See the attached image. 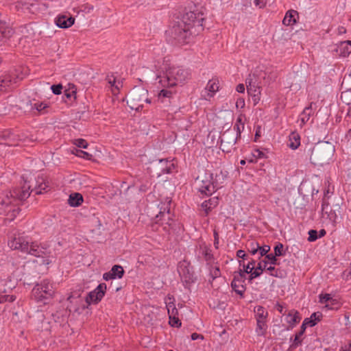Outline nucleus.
<instances>
[{
	"mask_svg": "<svg viewBox=\"0 0 351 351\" xmlns=\"http://www.w3.org/2000/svg\"><path fill=\"white\" fill-rule=\"evenodd\" d=\"M203 19L199 14L194 12H186L182 19V24L174 27L175 38L179 41L185 43L189 36L195 33L193 29L195 27L202 26Z\"/></svg>",
	"mask_w": 351,
	"mask_h": 351,
	"instance_id": "obj_1",
	"label": "nucleus"
},
{
	"mask_svg": "<svg viewBox=\"0 0 351 351\" xmlns=\"http://www.w3.org/2000/svg\"><path fill=\"white\" fill-rule=\"evenodd\" d=\"M187 69L179 66H171L165 72V76L160 77L158 82L162 86H175L184 83L189 77Z\"/></svg>",
	"mask_w": 351,
	"mask_h": 351,
	"instance_id": "obj_2",
	"label": "nucleus"
},
{
	"mask_svg": "<svg viewBox=\"0 0 351 351\" xmlns=\"http://www.w3.org/2000/svg\"><path fill=\"white\" fill-rule=\"evenodd\" d=\"M195 185L200 193L206 195H211L219 187L217 178L214 180L213 174L204 169L199 171L195 180Z\"/></svg>",
	"mask_w": 351,
	"mask_h": 351,
	"instance_id": "obj_3",
	"label": "nucleus"
},
{
	"mask_svg": "<svg viewBox=\"0 0 351 351\" xmlns=\"http://www.w3.org/2000/svg\"><path fill=\"white\" fill-rule=\"evenodd\" d=\"M334 152V147L330 143H322L313 149L310 160L315 165H322L330 160Z\"/></svg>",
	"mask_w": 351,
	"mask_h": 351,
	"instance_id": "obj_4",
	"label": "nucleus"
},
{
	"mask_svg": "<svg viewBox=\"0 0 351 351\" xmlns=\"http://www.w3.org/2000/svg\"><path fill=\"white\" fill-rule=\"evenodd\" d=\"M148 92L142 87L134 88L128 95L127 103L130 108L140 110L144 106V102L150 103L147 97Z\"/></svg>",
	"mask_w": 351,
	"mask_h": 351,
	"instance_id": "obj_5",
	"label": "nucleus"
},
{
	"mask_svg": "<svg viewBox=\"0 0 351 351\" xmlns=\"http://www.w3.org/2000/svg\"><path fill=\"white\" fill-rule=\"evenodd\" d=\"M27 252L31 255L36 257L33 261L34 263H37L40 266H47L52 262V258L48 255V253L40 247L36 243H32L31 244H23V253Z\"/></svg>",
	"mask_w": 351,
	"mask_h": 351,
	"instance_id": "obj_6",
	"label": "nucleus"
},
{
	"mask_svg": "<svg viewBox=\"0 0 351 351\" xmlns=\"http://www.w3.org/2000/svg\"><path fill=\"white\" fill-rule=\"evenodd\" d=\"M178 272L183 281L186 284L193 282V271L189 263L186 261L180 263Z\"/></svg>",
	"mask_w": 351,
	"mask_h": 351,
	"instance_id": "obj_7",
	"label": "nucleus"
},
{
	"mask_svg": "<svg viewBox=\"0 0 351 351\" xmlns=\"http://www.w3.org/2000/svg\"><path fill=\"white\" fill-rule=\"evenodd\" d=\"M106 287H97L96 289L90 291L86 298V304H83L82 308L88 307L90 304H96L99 302L104 295Z\"/></svg>",
	"mask_w": 351,
	"mask_h": 351,
	"instance_id": "obj_8",
	"label": "nucleus"
},
{
	"mask_svg": "<svg viewBox=\"0 0 351 351\" xmlns=\"http://www.w3.org/2000/svg\"><path fill=\"white\" fill-rule=\"evenodd\" d=\"M53 287H34L32 289V295L38 301H43L50 298L54 293Z\"/></svg>",
	"mask_w": 351,
	"mask_h": 351,
	"instance_id": "obj_9",
	"label": "nucleus"
},
{
	"mask_svg": "<svg viewBox=\"0 0 351 351\" xmlns=\"http://www.w3.org/2000/svg\"><path fill=\"white\" fill-rule=\"evenodd\" d=\"M219 81L213 79L208 81L205 88L201 93V97L205 100H210L219 90Z\"/></svg>",
	"mask_w": 351,
	"mask_h": 351,
	"instance_id": "obj_10",
	"label": "nucleus"
},
{
	"mask_svg": "<svg viewBox=\"0 0 351 351\" xmlns=\"http://www.w3.org/2000/svg\"><path fill=\"white\" fill-rule=\"evenodd\" d=\"M54 21L58 27L65 29L74 24L75 18L69 14H62L58 15Z\"/></svg>",
	"mask_w": 351,
	"mask_h": 351,
	"instance_id": "obj_11",
	"label": "nucleus"
},
{
	"mask_svg": "<svg viewBox=\"0 0 351 351\" xmlns=\"http://www.w3.org/2000/svg\"><path fill=\"white\" fill-rule=\"evenodd\" d=\"M108 87L114 95L119 93L121 88L123 86V82L120 79H117L113 74L108 75L106 78Z\"/></svg>",
	"mask_w": 351,
	"mask_h": 351,
	"instance_id": "obj_12",
	"label": "nucleus"
},
{
	"mask_svg": "<svg viewBox=\"0 0 351 351\" xmlns=\"http://www.w3.org/2000/svg\"><path fill=\"white\" fill-rule=\"evenodd\" d=\"M124 274V269L121 265H114L112 269L103 275L105 280L108 281L113 279H120Z\"/></svg>",
	"mask_w": 351,
	"mask_h": 351,
	"instance_id": "obj_13",
	"label": "nucleus"
},
{
	"mask_svg": "<svg viewBox=\"0 0 351 351\" xmlns=\"http://www.w3.org/2000/svg\"><path fill=\"white\" fill-rule=\"evenodd\" d=\"M247 91L248 94L252 96L254 105L258 103L260 101V88L252 83V80H246Z\"/></svg>",
	"mask_w": 351,
	"mask_h": 351,
	"instance_id": "obj_14",
	"label": "nucleus"
},
{
	"mask_svg": "<svg viewBox=\"0 0 351 351\" xmlns=\"http://www.w3.org/2000/svg\"><path fill=\"white\" fill-rule=\"evenodd\" d=\"M237 137L238 136L235 135L232 132H227L224 133L221 140L222 150L225 151V147L227 144L230 147H233L236 144Z\"/></svg>",
	"mask_w": 351,
	"mask_h": 351,
	"instance_id": "obj_15",
	"label": "nucleus"
},
{
	"mask_svg": "<svg viewBox=\"0 0 351 351\" xmlns=\"http://www.w3.org/2000/svg\"><path fill=\"white\" fill-rule=\"evenodd\" d=\"M336 50L340 56L343 58L348 57L351 53V41L346 40L341 42L338 44Z\"/></svg>",
	"mask_w": 351,
	"mask_h": 351,
	"instance_id": "obj_16",
	"label": "nucleus"
},
{
	"mask_svg": "<svg viewBox=\"0 0 351 351\" xmlns=\"http://www.w3.org/2000/svg\"><path fill=\"white\" fill-rule=\"evenodd\" d=\"M301 319L300 313L295 310L290 311L286 316V322L289 324V328H293Z\"/></svg>",
	"mask_w": 351,
	"mask_h": 351,
	"instance_id": "obj_17",
	"label": "nucleus"
},
{
	"mask_svg": "<svg viewBox=\"0 0 351 351\" xmlns=\"http://www.w3.org/2000/svg\"><path fill=\"white\" fill-rule=\"evenodd\" d=\"M312 114V104H311L310 106L306 107L304 109L302 112L299 116L298 121L301 128L303 127L306 124V123L309 120Z\"/></svg>",
	"mask_w": 351,
	"mask_h": 351,
	"instance_id": "obj_18",
	"label": "nucleus"
},
{
	"mask_svg": "<svg viewBox=\"0 0 351 351\" xmlns=\"http://www.w3.org/2000/svg\"><path fill=\"white\" fill-rule=\"evenodd\" d=\"M156 165L158 166L162 173H169L171 172L172 169L174 168L173 163L165 159L159 160Z\"/></svg>",
	"mask_w": 351,
	"mask_h": 351,
	"instance_id": "obj_19",
	"label": "nucleus"
},
{
	"mask_svg": "<svg viewBox=\"0 0 351 351\" xmlns=\"http://www.w3.org/2000/svg\"><path fill=\"white\" fill-rule=\"evenodd\" d=\"M165 304L167 308L169 316H177L178 311L174 304V299L173 297L168 295L165 298Z\"/></svg>",
	"mask_w": 351,
	"mask_h": 351,
	"instance_id": "obj_20",
	"label": "nucleus"
},
{
	"mask_svg": "<svg viewBox=\"0 0 351 351\" xmlns=\"http://www.w3.org/2000/svg\"><path fill=\"white\" fill-rule=\"evenodd\" d=\"M298 12L295 10L288 11L283 19L282 23L285 25H291L296 23Z\"/></svg>",
	"mask_w": 351,
	"mask_h": 351,
	"instance_id": "obj_21",
	"label": "nucleus"
},
{
	"mask_svg": "<svg viewBox=\"0 0 351 351\" xmlns=\"http://www.w3.org/2000/svg\"><path fill=\"white\" fill-rule=\"evenodd\" d=\"M218 203V198L214 197L208 200L204 201L202 204V208L205 210L206 213L208 214L210 210L217 206Z\"/></svg>",
	"mask_w": 351,
	"mask_h": 351,
	"instance_id": "obj_22",
	"label": "nucleus"
},
{
	"mask_svg": "<svg viewBox=\"0 0 351 351\" xmlns=\"http://www.w3.org/2000/svg\"><path fill=\"white\" fill-rule=\"evenodd\" d=\"M300 145V135L296 132H292L289 135V143L288 146L292 149H296Z\"/></svg>",
	"mask_w": 351,
	"mask_h": 351,
	"instance_id": "obj_23",
	"label": "nucleus"
},
{
	"mask_svg": "<svg viewBox=\"0 0 351 351\" xmlns=\"http://www.w3.org/2000/svg\"><path fill=\"white\" fill-rule=\"evenodd\" d=\"M83 202V197L82 195L80 193H75L73 194H71L69 198V204L71 206H80Z\"/></svg>",
	"mask_w": 351,
	"mask_h": 351,
	"instance_id": "obj_24",
	"label": "nucleus"
},
{
	"mask_svg": "<svg viewBox=\"0 0 351 351\" xmlns=\"http://www.w3.org/2000/svg\"><path fill=\"white\" fill-rule=\"evenodd\" d=\"M40 5L36 1L23 3V11L28 10L30 13L35 14L40 10Z\"/></svg>",
	"mask_w": 351,
	"mask_h": 351,
	"instance_id": "obj_25",
	"label": "nucleus"
},
{
	"mask_svg": "<svg viewBox=\"0 0 351 351\" xmlns=\"http://www.w3.org/2000/svg\"><path fill=\"white\" fill-rule=\"evenodd\" d=\"M267 325L265 320H256V332L258 336H264L266 333Z\"/></svg>",
	"mask_w": 351,
	"mask_h": 351,
	"instance_id": "obj_26",
	"label": "nucleus"
},
{
	"mask_svg": "<svg viewBox=\"0 0 351 351\" xmlns=\"http://www.w3.org/2000/svg\"><path fill=\"white\" fill-rule=\"evenodd\" d=\"M12 35V29L0 21V41L9 38Z\"/></svg>",
	"mask_w": 351,
	"mask_h": 351,
	"instance_id": "obj_27",
	"label": "nucleus"
},
{
	"mask_svg": "<svg viewBox=\"0 0 351 351\" xmlns=\"http://www.w3.org/2000/svg\"><path fill=\"white\" fill-rule=\"evenodd\" d=\"M254 311L255 315H256V320H259V319L260 320H265L267 317V315H268V313L261 306H256L254 308Z\"/></svg>",
	"mask_w": 351,
	"mask_h": 351,
	"instance_id": "obj_28",
	"label": "nucleus"
},
{
	"mask_svg": "<svg viewBox=\"0 0 351 351\" xmlns=\"http://www.w3.org/2000/svg\"><path fill=\"white\" fill-rule=\"evenodd\" d=\"M31 109L36 110L38 113H43L45 110L47 109L49 106L45 102H34L30 103Z\"/></svg>",
	"mask_w": 351,
	"mask_h": 351,
	"instance_id": "obj_29",
	"label": "nucleus"
},
{
	"mask_svg": "<svg viewBox=\"0 0 351 351\" xmlns=\"http://www.w3.org/2000/svg\"><path fill=\"white\" fill-rule=\"evenodd\" d=\"M322 313L319 312L313 313L309 318H306L304 320H307L310 322L307 324V326H314L322 318Z\"/></svg>",
	"mask_w": 351,
	"mask_h": 351,
	"instance_id": "obj_30",
	"label": "nucleus"
},
{
	"mask_svg": "<svg viewBox=\"0 0 351 351\" xmlns=\"http://www.w3.org/2000/svg\"><path fill=\"white\" fill-rule=\"evenodd\" d=\"M309 322L307 321V320H304L302 326H301V329H300V331L299 332H298L295 336V339H294V341H293V344L295 346H298L299 345L300 343H301V340L300 339V337L304 334V332H305L306 330V328L307 327V324Z\"/></svg>",
	"mask_w": 351,
	"mask_h": 351,
	"instance_id": "obj_31",
	"label": "nucleus"
},
{
	"mask_svg": "<svg viewBox=\"0 0 351 351\" xmlns=\"http://www.w3.org/2000/svg\"><path fill=\"white\" fill-rule=\"evenodd\" d=\"M172 94V91L167 89H162L158 93V99L162 103H165L167 101V99H170L171 97Z\"/></svg>",
	"mask_w": 351,
	"mask_h": 351,
	"instance_id": "obj_32",
	"label": "nucleus"
},
{
	"mask_svg": "<svg viewBox=\"0 0 351 351\" xmlns=\"http://www.w3.org/2000/svg\"><path fill=\"white\" fill-rule=\"evenodd\" d=\"M234 129L237 130L236 135L240 136L241 132L244 129V123L241 116L237 118V122L234 124Z\"/></svg>",
	"mask_w": 351,
	"mask_h": 351,
	"instance_id": "obj_33",
	"label": "nucleus"
},
{
	"mask_svg": "<svg viewBox=\"0 0 351 351\" xmlns=\"http://www.w3.org/2000/svg\"><path fill=\"white\" fill-rule=\"evenodd\" d=\"M72 154L77 157L82 158L86 160H91L92 154L80 149H75L72 151Z\"/></svg>",
	"mask_w": 351,
	"mask_h": 351,
	"instance_id": "obj_34",
	"label": "nucleus"
},
{
	"mask_svg": "<svg viewBox=\"0 0 351 351\" xmlns=\"http://www.w3.org/2000/svg\"><path fill=\"white\" fill-rule=\"evenodd\" d=\"M8 245L12 250L20 249L22 246L21 238L19 237L18 238L15 237L12 240L9 241Z\"/></svg>",
	"mask_w": 351,
	"mask_h": 351,
	"instance_id": "obj_35",
	"label": "nucleus"
},
{
	"mask_svg": "<svg viewBox=\"0 0 351 351\" xmlns=\"http://www.w3.org/2000/svg\"><path fill=\"white\" fill-rule=\"evenodd\" d=\"M248 251L253 255L258 252L259 244L254 241H251L247 244Z\"/></svg>",
	"mask_w": 351,
	"mask_h": 351,
	"instance_id": "obj_36",
	"label": "nucleus"
},
{
	"mask_svg": "<svg viewBox=\"0 0 351 351\" xmlns=\"http://www.w3.org/2000/svg\"><path fill=\"white\" fill-rule=\"evenodd\" d=\"M334 301H335V300L332 299V298L331 297L330 294L325 293V294H321L319 295V302L322 304H325V303H327L328 302H330L331 304H333V302Z\"/></svg>",
	"mask_w": 351,
	"mask_h": 351,
	"instance_id": "obj_37",
	"label": "nucleus"
},
{
	"mask_svg": "<svg viewBox=\"0 0 351 351\" xmlns=\"http://www.w3.org/2000/svg\"><path fill=\"white\" fill-rule=\"evenodd\" d=\"M73 144L80 148L86 149L88 147V143L82 138H77L73 140Z\"/></svg>",
	"mask_w": 351,
	"mask_h": 351,
	"instance_id": "obj_38",
	"label": "nucleus"
},
{
	"mask_svg": "<svg viewBox=\"0 0 351 351\" xmlns=\"http://www.w3.org/2000/svg\"><path fill=\"white\" fill-rule=\"evenodd\" d=\"M169 324L171 326L180 327L181 326V322L177 316H169Z\"/></svg>",
	"mask_w": 351,
	"mask_h": 351,
	"instance_id": "obj_39",
	"label": "nucleus"
},
{
	"mask_svg": "<svg viewBox=\"0 0 351 351\" xmlns=\"http://www.w3.org/2000/svg\"><path fill=\"white\" fill-rule=\"evenodd\" d=\"M254 261H252L247 265L243 264L244 272L252 275L254 269Z\"/></svg>",
	"mask_w": 351,
	"mask_h": 351,
	"instance_id": "obj_40",
	"label": "nucleus"
},
{
	"mask_svg": "<svg viewBox=\"0 0 351 351\" xmlns=\"http://www.w3.org/2000/svg\"><path fill=\"white\" fill-rule=\"evenodd\" d=\"M10 81L8 79L0 77V92L5 91L7 88L9 86Z\"/></svg>",
	"mask_w": 351,
	"mask_h": 351,
	"instance_id": "obj_41",
	"label": "nucleus"
},
{
	"mask_svg": "<svg viewBox=\"0 0 351 351\" xmlns=\"http://www.w3.org/2000/svg\"><path fill=\"white\" fill-rule=\"evenodd\" d=\"M261 264H258L257 266H256V265L254 264V269L253 273H252V278L258 277V276H260L262 274L263 270L262 269H261Z\"/></svg>",
	"mask_w": 351,
	"mask_h": 351,
	"instance_id": "obj_42",
	"label": "nucleus"
},
{
	"mask_svg": "<svg viewBox=\"0 0 351 351\" xmlns=\"http://www.w3.org/2000/svg\"><path fill=\"white\" fill-rule=\"evenodd\" d=\"M269 250L270 247L269 245H264L262 247L259 245L258 253L261 256L266 255Z\"/></svg>",
	"mask_w": 351,
	"mask_h": 351,
	"instance_id": "obj_43",
	"label": "nucleus"
},
{
	"mask_svg": "<svg viewBox=\"0 0 351 351\" xmlns=\"http://www.w3.org/2000/svg\"><path fill=\"white\" fill-rule=\"evenodd\" d=\"M308 235H309V237H308L309 241H314L316 239H317L319 237V236L317 235V232L314 230H311L308 232Z\"/></svg>",
	"mask_w": 351,
	"mask_h": 351,
	"instance_id": "obj_44",
	"label": "nucleus"
},
{
	"mask_svg": "<svg viewBox=\"0 0 351 351\" xmlns=\"http://www.w3.org/2000/svg\"><path fill=\"white\" fill-rule=\"evenodd\" d=\"M283 245L281 243L277 244L274 247V253L276 256H279L282 255Z\"/></svg>",
	"mask_w": 351,
	"mask_h": 351,
	"instance_id": "obj_45",
	"label": "nucleus"
},
{
	"mask_svg": "<svg viewBox=\"0 0 351 351\" xmlns=\"http://www.w3.org/2000/svg\"><path fill=\"white\" fill-rule=\"evenodd\" d=\"M232 291H235L237 294L243 297V293L245 291V287H231Z\"/></svg>",
	"mask_w": 351,
	"mask_h": 351,
	"instance_id": "obj_46",
	"label": "nucleus"
},
{
	"mask_svg": "<svg viewBox=\"0 0 351 351\" xmlns=\"http://www.w3.org/2000/svg\"><path fill=\"white\" fill-rule=\"evenodd\" d=\"M253 157L258 160L265 158V154L259 149H255L253 152Z\"/></svg>",
	"mask_w": 351,
	"mask_h": 351,
	"instance_id": "obj_47",
	"label": "nucleus"
},
{
	"mask_svg": "<svg viewBox=\"0 0 351 351\" xmlns=\"http://www.w3.org/2000/svg\"><path fill=\"white\" fill-rule=\"evenodd\" d=\"M51 88L55 95H60L62 92V86L61 84L53 85Z\"/></svg>",
	"mask_w": 351,
	"mask_h": 351,
	"instance_id": "obj_48",
	"label": "nucleus"
},
{
	"mask_svg": "<svg viewBox=\"0 0 351 351\" xmlns=\"http://www.w3.org/2000/svg\"><path fill=\"white\" fill-rule=\"evenodd\" d=\"M48 184L45 182H42L39 184L37 193H42L43 191H46V189L48 188Z\"/></svg>",
	"mask_w": 351,
	"mask_h": 351,
	"instance_id": "obj_49",
	"label": "nucleus"
},
{
	"mask_svg": "<svg viewBox=\"0 0 351 351\" xmlns=\"http://www.w3.org/2000/svg\"><path fill=\"white\" fill-rule=\"evenodd\" d=\"M245 100H244L243 98L239 97L237 99L236 106H237V108H243L245 107Z\"/></svg>",
	"mask_w": 351,
	"mask_h": 351,
	"instance_id": "obj_50",
	"label": "nucleus"
},
{
	"mask_svg": "<svg viewBox=\"0 0 351 351\" xmlns=\"http://www.w3.org/2000/svg\"><path fill=\"white\" fill-rule=\"evenodd\" d=\"M276 254L274 255L272 254H267L265 256V259H267V261L271 263V264H275L276 262Z\"/></svg>",
	"mask_w": 351,
	"mask_h": 351,
	"instance_id": "obj_51",
	"label": "nucleus"
},
{
	"mask_svg": "<svg viewBox=\"0 0 351 351\" xmlns=\"http://www.w3.org/2000/svg\"><path fill=\"white\" fill-rule=\"evenodd\" d=\"M13 301L14 299L12 298V296H9L6 295H0V303L4 302L7 300Z\"/></svg>",
	"mask_w": 351,
	"mask_h": 351,
	"instance_id": "obj_52",
	"label": "nucleus"
},
{
	"mask_svg": "<svg viewBox=\"0 0 351 351\" xmlns=\"http://www.w3.org/2000/svg\"><path fill=\"white\" fill-rule=\"evenodd\" d=\"M191 339L192 340H197V339H204V336L202 335L194 332L191 335Z\"/></svg>",
	"mask_w": 351,
	"mask_h": 351,
	"instance_id": "obj_53",
	"label": "nucleus"
},
{
	"mask_svg": "<svg viewBox=\"0 0 351 351\" xmlns=\"http://www.w3.org/2000/svg\"><path fill=\"white\" fill-rule=\"evenodd\" d=\"M30 189H31L30 186H27L26 183H23V197L26 195V193H27L28 195H29V191Z\"/></svg>",
	"mask_w": 351,
	"mask_h": 351,
	"instance_id": "obj_54",
	"label": "nucleus"
},
{
	"mask_svg": "<svg viewBox=\"0 0 351 351\" xmlns=\"http://www.w3.org/2000/svg\"><path fill=\"white\" fill-rule=\"evenodd\" d=\"M236 90L238 93H244V91H245L244 84H239V85H237Z\"/></svg>",
	"mask_w": 351,
	"mask_h": 351,
	"instance_id": "obj_55",
	"label": "nucleus"
},
{
	"mask_svg": "<svg viewBox=\"0 0 351 351\" xmlns=\"http://www.w3.org/2000/svg\"><path fill=\"white\" fill-rule=\"evenodd\" d=\"M237 256L240 258H245L246 254L243 250H238L237 252Z\"/></svg>",
	"mask_w": 351,
	"mask_h": 351,
	"instance_id": "obj_56",
	"label": "nucleus"
},
{
	"mask_svg": "<svg viewBox=\"0 0 351 351\" xmlns=\"http://www.w3.org/2000/svg\"><path fill=\"white\" fill-rule=\"evenodd\" d=\"M258 264H261V269H262L263 270L266 269V267L267 265V261L266 260H264V261L258 263Z\"/></svg>",
	"mask_w": 351,
	"mask_h": 351,
	"instance_id": "obj_57",
	"label": "nucleus"
},
{
	"mask_svg": "<svg viewBox=\"0 0 351 351\" xmlns=\"http://www.w3.org/2000/svg\"><path fill=\"white\" fill-rule=\"evenodd\" d=\"M255 4L260 8H262L265 5V3L263 0H255Z\"/></svg>",
	"mask_w": 351,
	"mask_h": 351,
	"instance_id": "obj_58",
	"label": "nucleus"
},
{
	"mask_svg": "<svg viewBox=\"0 0 351 351\" xmlns=\"http://www.w3.org/2000/svg\"><path fill=\"white\" fill-rule=\"evenodd\" d=\"M276 307V309H277V310H278L280 313H282V314H283V315H284V313H283V306H282L281 304H277Z\"/></svg>",
	"mask_w": 351,
	"mask_h": 351,
	"instance_id": "obj_59",
	"label": "nucleus"
},
{
	"mask_svg": "<svg viewBox=\"0 0 351 351\" xmlns=\"http://www.w3.org/2000/svg\"><path fill=\"white\" fill-rule=\"evenodd\" d=\"M219 243V241H218V235L216 232H215V245L216 247H217V245Z\"/></svg>",
	"mask_w": 351,
	"mask_h": 351,
	"instance_id": "obj_60",
	"label": "nucleus"
},
{
	"mask_svg": "<svg viewBox=\"0 0 351 351\" xmlns=\"http://www.w3.org/2000/svg\"><path fill=\"white\" fill-rule=\"evenodd\" d=\"M326 234V231L324 230H321L319 231V237H322L323 236H324Z\"/></svg>",
	"mask_w": 351,
	"mask_h": 351,
	"instance_id": "obj_61",
	"label": "nucleus"
},
{
	"mask_svg": "<svg viewBox=\"0 0 351 351\" xmlns=\"http://www.w3.org/2000/svg\"><path fill=\"white\" fill-rule=\"evenodd\" d=\"M328 203H326V202H323L322 204V210H324L327 207H328Z\"/></svg>",
	"mask_w": 351,
	"mask_h": 351,
	"instance_id": "obj_62",
	"label": "nucleus"
},
{
	"mask_svg": "<svg viewBox=\"0 0 351 351\" xmlns=\"http://www.w3.org/2000/svg\"><path fill=\"white\" fill-rule=\"evenodd\" d=\"M231 147H230L229 145L227 144V145L225 147V151L224 152H230V148Z\"/></svg>",
	"mask_w": 351,
	"mask_h": 351,
	"instance_id": "obj_63",
	"label": "nucleus"
},
{
	"mask_svg": "<svg viewBox=\"0 0 351 351\" xmlns=\"http://www.w3.org/2000/svg\"><path fill=\"white\" fill-rule=\"evenodd\" d=\"M248 161L250 162L254 163V162H256L257 160L255 158H254V157H253L252 158L249 159Z\"/></svg>",
	"mask_w": 351,
	"mask_h": 351,
	"instance_id": "obj_64",
	"label": "nucleus"
}]
</instances>
